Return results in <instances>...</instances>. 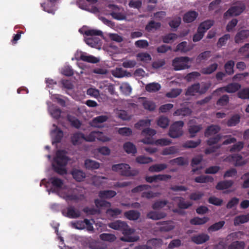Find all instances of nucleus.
Returning a JSON list of instances; mask_svg holds the SVG:
<instances>
[{
  "mask_svg": "<svg viewBox=\"0 0 249 249\" xmlns=\"http://www.w3.org/2000/svg\"><path fill=\"white\" fill-rule=\"evenodd\" d=\"M200 76V74L199 72L197 71H193L188 73L185 77V79L188 82H190Z\"/></svg>",
  "mask_w": 249,
  "mask_h": 249,
  "instance_id": "obj_64",
  "label": "nucleus"
},
{
  "mask_svg": "<svg viewBox=\"0 0 249 249\" xmlns=\"http://www.w3.org/2000/svg\"><path fill=\"white\" fill-rule=\"evenodd\" d=\"M201 125H190L189 128V132L190 134V137L193 138L195 136L196 134L199 131L201 127Z\"/></svg>",
  "mask_w": 249,
  "mask_h": 249,
  "instance_id": "obj_62",
  "label": "nucleus"
},
{
  "mask_svg": "<svg viewBox=\"0 0 249 249\" xmlns=\"http://www.w3.org/2000/svg\"><path fill=\"white\" fill-rule=\"evenodd\" d=\"M202 160L203 158L201 156H197L193 158L191 161V166L193 167L192 171L193 173L196 172V171H197L198 170L201 168H198L197 167L195 168V166L200 163Z\"/></svg>",
  "mask_w": 249,
  "mask_h": 249,
  "instance_id": "obj_39",
  "label": "nucleus"
},
{
  "mask_svg": "<svg viewBox=\"0 0 249 249\" xmlns=\"http://www.w3.org/2000/svg\"><path fill=\"white\" fill-rule=\"evenodd\" d=\"M66 120L70 123L71 124H81L78 119L73 114H68L66 116Z\"/></svg>",
  "mask_w": 249,
  "mask_h": 249,
  "instance_id": "obj_59",
  "label": "nucleus"
},
{
  "mask_svg": "<svg viewBox=\"0 0 249 249\" xmlns=\"http://www.w3.org/2000/svg\"><path fill=\"white\" fill-rule=\"evenodd\" d=\"M84 197L82 195L70 194L66 196L65 199L66 200L74 201L77 202L79 200H82Z\"/></svg>",
  "mask_w": 249,
  "mask_h": 249,
  "instance_id": "obj_45",
  "label": "nucleus"
},
{
  "mask_svg": "<svg viewBox=\"0 0 249 249\" xmlns=\"http://www.w3.org/2000/svg\"><path fill=\"white\" fill-rule=\"evenodd\" d=\"M85 135L82 133H76L71 138L72 144L74 145H78L84 140Z\"/></svg>",
  "mask_w": 249,
  "mask_h": 249,
  "instance_id": "obj_25",
  "label": "nucleus"
},
{
  "mask_svg": "<svg viewBox=\"0 0 249 249\" xmlns=\"http://www.w3.org/2000/svg\"><path fill=\"white\" fill-rule=\"evenodd\" d=\"M214 22L212 20H207L201 22L199 25L198 28L200 29L201 31H204L205 33L208 30H209L213 25Z\"/></svg>",
  "mask_w": 249,
  "mask_h": 249,
  "instance_id": "obj_32",
  "label": "nucleus"
},
{
  "mask_svg": "<svg viewBox=\"0 0 249 249\" xmlns=\"http://www.w3.org/2000/svg\"><path fill=\"white\" fill-rule=\"evenodd\" d=\"M246 6L244 3L240 2L237 4L231 6L224 14V18L229 17H236L241 15L246 9Z\"/></svg>",
  "mask_w": 249,
  "mask_h": 249,
  "instance_id": "obj_3",
  "label": "nucleus"
},
{
  "mask_svg": "<svg viewBox=\"0 0 249 249\" xmlns=\"http://www.w3.org/2000/svg\"><path fill=\"white\" fill-rule=\"evenodd\" d=\"M49 112L51 116L56 119L58 120L59 118L64 119L63 112L61 109L56 106H52L49 108Z\"/></svg>",
  "mask_w": 249,
  "mask_h": 249,
  "instance_id": "obj_12",
  "label": "nucleus"
},
{
  "mask_svg": "<svg viewBox=\"0 0 249 249\" xmlns=\"http://www.w3.org/2000/svg\"><path fill=\"white\" fill-rule=\"evenodd\" d=\"M232 161L235 162V166H242L246 164V161L243 160V157L239 154H233L229 157Z\"/></svg>",
  "mask_w": 249,
  "mask_h": 249,
  "instance_id": "obj_19",
  "label": "nucleus"
},
{
  "mask_svg": "<svg viewBox=\"0 0 249 249\" xmlns=\"http://www.w3.org/2000/svg\"><path fill=\"white\" fill-rule=\"evenodd\" d=\"M62 213L64 216L70 218H77L81 215L80 212L72 206L67 208V212L63 210Z\"/></svg>",
  "mask_w": 249,
  "mask_h": 249,
  "instance_id": "obj_7",
  "label": "nucleus"
},
{
  "mask_svg": "<svg viewBox=\"0 0 249 249\" xmlns=\"http://www.w3.org/2000/svg\"><path fill=\"white\" fill-rule=\"evenodd\" d=\"M217 67L218 64L214 63L206 68H202L201 71L204 74H210L215 71Z\"/></svg>",
  "mask_w": 249,
  "mask_h": 249,
  "instance_id": "obj_33",
  "label": "nucleus"
},
{
  "mask_svg": "<svg viewBox=\"0 0 249 249\" xmlns=\"http://www.w3.org/2000/svg\"><path fill=\"white\" fill-rule=\"evenodd\" d=\"M235 65L234 61L231 60L228 61L224 65V69L226 74L231 75L234 73L233 68Z\"/></svg>",
  "mask_w": 249,
  "mask_h": 249,
  "instance_id": "obj_30",
  "label": "nucleus"
},
{
  "mask_svg": "<svg viewBox=\"0 0 249 249\" xmlns=\"http://www.w3.org/2000/svg\"><path fill=\"white\" fill-rule=\"evenodd\" d=\"M71 174L73 178L78 182L83 180L86 177L85 173L83 171L79 169H73Z\"/></svg>",
  "mask_w": 249,
  "mask_h": 249,
  "instance_id": "obj_15",
  "label": "nucleus"
},
{
  "mask_svg": "<svg viewBox=\"0 0 249 249\" xmlns=\"http://www.w3.org/2000/svg\"><path fill=\"white\" fill-rule=\"evenodd\" d=\"M109 227L112 229L120 231L124 237H121L122 241L132 242L137 240L135 237L128 236L134 232L133 229L130 228L126 222L121 220H117L109 224Z\"/></svg>",
  "mask_w": 249,
  "mask_h": 249,
  "instance_id": "obj_2",
  "label": "nucleus"
},
{
  "mask_svg": "<svg viewBox=\"0 0 249 249\" xmlns=\"http://www.w3.org/2000/svg\"><path fill=\"white\" fill-rule=\"evenodd\" d=\"M100 39L96 37H89L85 39L86 44L91 47H96L100 43Z\"/></svg>",
  "mask_w": 249,
  "mask_h": 249,
  "instance_id": "obj_38",
  "label": "nucleus"
},
{
  "mask_svg": "<svg viewBox=\"0 0 249 249\" xmlns=\"http://www.w3.org/2000/svg\"><path fill=\"white\" fill-rule=\"evenodd\" d=\"M229 102V97L228 95H222L216 102L218 106H224L227 105Z\"/></svg>",
  "mask_w": 249,
  "mask_h": 249,
  "instance_id": "obj_57",
  "label": "nucleus"
},
{
  "mask_svg": "<svg viewBox=\"0 0 249 249\" xmlns=\"http://www.w3.org/2000/svg\"><path fill=\"white\" fill-rule=\"evenodd\" d=\"M178 37L177 34L175 33H169L162 37V41L165 43H169L174 41Z\"/></svg>",
  "mask_w": 249,
  "mask_h": 249,
  "instance_id": "obj_42",
  "label": "nucleus"
},
{
  "mask_svg": "<svg viewBox=\"0 0 249 249\" xmlns=\"http://www.w3.org/2000/svg\"><path fill=\"white\" fill-rule=\"evenodd\" d=\"M230 35L229 34H225L219 38L217 42V46L221 47L225 45L227 41L230 39Z\"/></svg>",
  "mask_w": 249,
  "mask_h": 249,
  "instance_id": "obj_56",
  "label": "nucleus"
},
{
  "mask_svg": "<svg viewBox=\"0 0 249 249\" xmlns=\"http://www.w3.org/2000/svg\"><path fill=\"white\" fill-rule=\"evenodd\" d=\"M177 198L179 199V201L178 204V206L181 209H186L192 205V203L190 202H185L184 198L181 197H176L173 200H175Z\"/></svg>",
  "mask_w": 249,
  "mask_h": 249,
  "instance_id": "obj_37",
  "label": "nucleus"
},
{
  "mask_svg": "<svg viewBox=\"0 0 249 249\" xmlns=\"http://www.w3.org/2000/svg\"><path fill=\"white\" fill-rule=\"evenodd\" d=\"M240 118L239 114H235L233 115L228 121L227 124H239Z\"/></svg>",
  "mask_w": 249,
  "mask_h": 249,
  "instance_id": "obj_60",
  "label": "nucleus"
},
{
  "mask_svg": "<svg viewBox=\"0 0 249 249\" xmlns=\"http://www.w3.org/2000/svg\"><path fill=\"white\" fill-rule=\"evenodd\" d=\"M117 193L113 190H103L99 192L98 196L101 198L110 199L114 197Z\"/></svg>",
  "mask_w": 249,
  "mask_h": 249,
  "instance_id": "obj_20",
  "label": "nucleus"
},
{
  "mask_svg": "<svg viewBox=\"0 0 249 249\" xmlns=\"http://www.w3.org/2000/svg\"><path fill=\"white\" fill-rule=\"evenodd\" d=\"M79 59L89 63L95 64L99 61V59L92 55H88L85 53H82Z\"/></svg>",
  "mask_w": 249,
  "mask_h": 249,
  "instance_id": "obj_17",
  "label": "nucleus"
},
{
  "mask_svg": "<svg viewBox=\"0 0 249 249\" xmlns=\"http://www.w3.org/2000/svg\"><path fill=\"white\" fill-rule=\"evenodd\" d=\"M225 222L224 221H221L216 222L210 226L208 230L209 232L215 231L221 229L224 225Z\"/></svg>",
  "mask_w": 249,
  "mask_h": 249,
  "instance_id": "obj_41",
  "label": "nucleus"
},
{
  "mask_svg": "<svg viewBox=\"0 0 249 249\" xmlns=\"http://www.w3.org/2000/svg\"><path fill=\"white\" fill-rule=\"evenodd\" d=\"M161 26L160 22H156L153 20H151L145 26V30L148 32L152 31L153 29L157 30L159 29Z\"/></svg>",
  "mask_w": 249,
  "mask_h": 249,
  "instance_id": "obj_36",
  "label": "nucleus"
},
{
  "mask_svg": "<svg viewBox=\"0 0 249 249\" xmlns=\"http://www.w3.org/2000/svg\"><path fill=\"white\" fill-rule=\"evenodd\" d=\"M151 187L149 185L147 184H142L138 185L131 190L132 193H137L143 191V190H147L151 189Z\"/></svg>",
  "mask_w": 249,
  "mask_h": 249,
  "instance_id": "obj_48",
  "label": "nucleus"
},
{
  "mask_svg": "<svg viewBox=\"0 0 249 249\" xmlns=\"http://www.w3.org/2000/svg\"><path fill=\"white\" fill-rule=\"evenodd\" d=\"M84 34L87 36H102L103 33L101 31L96 29H89L85 31Z\"/></svg>",
  "mask_w": 249,
  "mask_h": 249,
  "instance_id": "obj_47",
  "label": "nucleus"
},
{
  "mask_svg": "<svg viewBox=\"0 0 249 249\" xmlns=\"http://www.w3.org/2000/svg\"><path fill=\"white\" fill-rule=\"evenodd\" d=\"M136 161L140 164H147L152 162L153 160L151 158L144 156H139L136 158Z\"/></svg>",
  "mask_w": 249,
  "mask_h": 249,
  "instance_id": "obj_53",
  "label": "nucleus"
},
{
  "mask_svg": "<svg viewBox=\"0 0 249 249\" xmlns=\"http://www.w3.org/2000/svg\"><path fill=\"white\" fill-rule=\"evenodd\" d=\"M122 211L118 208L108 209L107 211V214L112 217H115L121 213Z\"/></svg>",
  "mask_w": 249,
  "mask_h": 249,
  "instance_id": "obj_58",
  "label": "nucleus"
},
{
  "mask_svg": "<svg viewBox=\"0 0 249 249\" xmlns=\"http://www.w3.org/2000/svg\"><path fill=\"white\" fill-rule=\"evenodd\" d=\"M161 88L160 84L158 83H151L146 85L145 89L146 91L153 92L159 91Z\"/></svg>",
  "mask_w": 249,
  "mask_h": 249,
  "instance_id": "obj_35",
  "label": "nucleus"
},
{
  "mask_svg": "<svg viewBox=\"0 0 249 249\" xmlns=\"http://www.w3.org/2000/svg\"><path fill=\"white\" fill-rule=\"evenodd\" d=\"M182 90L179 89H173L166 93V96L168 98H176L180 95L181 93Z\"/></svg>",
  "mask_w": 249,
  "mask_h": 249,
  "instance_id": "obj_49",
  "label": "nucleus"
},
{
  "mask_svg": "<svg viewBox=\"0 0 249 249\" xmlns=\"http://www.w3.org/2000/svg\"><path fill=\"white\" fill-rule=\"evenodd\" d=\"M124 215L129 220H137L140 218L141 213L136 210H130L125 212Z\"/></svg>",
  "mask_w": 249,
  "mask_h": 249,
  "instance_id": "obj_21",
  "label": "nucleus"
},
{
  "mask_svg": "<svg viewBox=\"0 0 249 249\" xmlns=\"http://www.w3.org/2000/svg\"><path fill=\"white\" fill-rule=\"evenodd\" d=\"M198 13L194 11H191L184 14L183 20L185 22L190 23L194 21L197 17Z\"/></svg>",
  "mask_w": 249,
  "mask_h": 249,
  "instance_id": "obj_16",
  "label": "nucleus"
},
{
  "mask_svg": "<svg viewBox=\"0 0 249 249\" xmlns=\"http://www.w3.org/2000/svg\"><path fill=\"white\" fill-rule=\"evenodd\" d=\"M211 56V52L209 51H204L200 53L197 57L196 61L197 63H200L202 60H207Z\"/></svg>",
  "mask_w": 249,
  "mask_h": 249,
  "instance_id": "obj_46",
  "label": "nucleus"
},
{
  "mask_svg": "<svg viewBox=\"0 0 249 249\" xmlns=\"http://www.w3.org/2000/svg\"><path fill=\"white\" fill-rule=\"evenodd\" d=\"M167 167V164L165 163L155 164L150 166L148 170L150 172H160L166 169Z\"/></svg>",
  "mask_w": 249,
  "mask_h": 249,
  "instance_id": "obj_26",
  "label": "nucleus"
},
{
  "mask_svg": "<svg viewBox=\"0 0 249 249\" xmlns=\"http://www.w3.org/2000/svg\"><path fill=\"white\" fill-rule=\"evenodd\" d=\"M85 166L89 170L97 169L100 167V163L95 160L87 159L85 161Z\"/></svg>",
  "mask_w": 249,
  "mask_h": 249,
  "instance_id": "obj_23",
  "label": "nucleus"
},
{
  "mask_svg": "<svg viewBox=\"0 0 249 249\" xmlns=\"http://www.w3.org/2000/svg\"><path fill=\"white\" fill-rule=\"evenodd\" d=\"M213 181V178L209 176L201 175L196 177L195 178V181L197 183L212 182Z\"/></svg>",
  "mask_w": 249,
  "mask_h": 249,
  "instance_id": "obj_34",
  "label": "nucleus"
},
{
  "mask_svg": "<svg viewBox=\"0 0 249 249\" xmlns=\"http://www.w3.org/2000/svg\"><path fill=\"white\" fill-rule=\"evenodd\" d=\"M220 129L219 125H209L205 132V136L209 137L211 135L216 134Z\"/></svg>",
  "mask_w": 249,
  "mask_h": 249,
  "instance_id": "obj_27",
  "label": "nucleus"
},
{
  "mask_svg": "<svg viewBox=\"0 0 249 249\" xmlns=\"http://www.w3.org/2000/svg\"><path fill=\"white\" fill-rule=\"evenodd\" d=\"M249 221V213L246 215L243 214L236 216L234 219V225H239L245 223Z\"/></svg>",
  "mask_w": 249,
  "mask_h": 249,
  "instance_id": "obj_28",
  "label": "nucleus"
},
{
  "mask_svg": "<svg viewBox=\"0 0 249 249\" xmlns=\"http://www.w3.org/2000/svg\"><path fill=\"white\" fill-rule=\"evenodd\" d=\"M201 143L200 139L197 140L196 141L190 140L186 141L182 145L183 147L186 148H196Z\"/></svg>",
  "mask_w": 249,
  "mask_h": 249,
  "instance_id": "obj_40",
  "label": "nucleus"
},
{
  "mask_svg": "<svg viewBox=\"0 0 249 249\" xmlns=\"http://www.w3.org/2000/svg\"><path fill=\"white\" fill-rule=\"evenodd\" d=\"M109 7H112V11L110 15L114 19L117 20H123L126 19V15L123 8L115 5H110Z\"/></svg>",
  "mask_w": 249,
  "mask_h": 249,
  "instance_id": "obj_6",
  "label": "nucleus"
},
{
  "mask_svg": "<svg viewBox=\"0 0 249 249\" xmlns=\"http://www.w3.org/2000/svg\"><path fill=\"white\" fill-rule=\"evenodd\" d=\"M183 125H171L169 135L173 138L181 136L183 134L182 126Z\"/></svg>",
  "mask_w": 249,
  "mask_h": 249,
  "instance_id": "obj_10",
  "label": "nucleus"
},
{
  "mask_svg": "<svg viewBox=\"0 0 249 249\" xmlns=\"http://www.w3.org/2000/svg\"><path fill=\"white\" fill-rule=\"evenodd\" d=\"M112 170L118 172L122 176L130 177L134 175L130 170L129 164L126 163H119L112 166Z\"/></svg>",
  "mask_w": 249,
  "mask_h": 249,
  "instance_id": "obj_5",
  "label": "nucleus"
},
{
  "mask_svg": "<svg viewBox=\"0 0 249 249\" xmlns=\"http://www.w3.org/2000/svg\"><path fill=\"white\" fill-rule=\"evenodd\" d=\"M209 220V218L207 217H204L203 218L196 217L191 219L190 221V223L191 225H200L205 224Z\"/></svg>",
  "mask_w": 249,
  "mask_h": 249,
  "instance_id": "obj_29",
  "label": "nucleus"
},
{
  "mask_svg": "<svg viewBox=\"0 0 249 249\" xmlns=\"http://www.w3.org/2000/svg\"><path fill=\"white\" fill-rule=\"evenodd\" d=\"M51 135L53 138L52 143H57L61 142L63 137V132L61 130L58 129L56 127L51 131Z\"/></svg>",
  "mask_w": 249,
  "mask_h": 249,
  "instance_id": "obj_13",
  "label": "nucleus"
},
{
  "mask_svg": "<svg viewBox=\"0 0 249 249\" xmlns=\"http://www.w3.org/2000/svg\"><path fill=\"white\" fill-rule=\"evenodd\" d=\"M124 149L128 154H135L137 153V149L134 144L131 142H126L124 144Z\"/></svg>",
  "mask_w": 249,
  "mask_h": 249,
  "instance_id": "obj_31",
  "label": "nucleus"
},
{
  "mask_svg": "<svg viewBox=\"0 0 249 249\" xmlns=\"http://www.w3.org/2000/svg\"><path fill=\"white\" fill-rule=\"evenodd\" d=\"M100 238L102 240L108 242H113L116 239L115 235L107 233L101 234L100 235Z\"/></svg>",
  "mask_w": 249,
  "mask_h": 249,
  "instance_id": "obj_43",
  "label": "nucleus"
},
{
  "mask_svg": "<svg viewBox=\"0 0 249 249\" xmlns=\"http://www.w3.org/2000/svg\"><path fill=\"white\" fill-rule=\"evenodd\" d=\"M209 239V236L205 233L194 235L191 237V241L197 245L204 243L208 241Z\"/></svg>",
  "mask_w": 249,
  "mask_h": 249,
  "instance_id": "obj_8",
  "label": "nucleus"
},
{
  "mask_svg": "<svg viewBox=\"0 0 249 249\" xmlns=\"http://www.w3.org/2000/svg\"><path fill=\"white\" fill-rule=\"evenodd\" d=\"M67 152L65 150H58L56 153V156L54 158V162L53 167L54 171L60 175L67 174V170L65 166L67 164L69 160L67 156Z\"/></svg>",
  "mask_w": 249,
  "mask_h": 249,
  "instance_id": "obj_1",
  "label": "nucleus"
},
{
  "mask_svg": "<svg viewBox=\"0 0 249 249\" xmlns=\"http://www.w3.org/2000/svg\"><path fill=\"white\" fill-rule=\"evenodd\" d=\"M239 199L236 197H234L228 202L226 205V208L228 209H232V208L236 206L239 203Z\"/></svg>",
  "mask_w": 249,
  "mask_h": 249,
  "instance_id": "obj_63",
  "label": "nucleus"
},
{
  "mask_svg": "<svg viewBox=\"0 0 249 249\" xmlns=\"http://www.w3.org/2000/svg\"><path fill=\"white\" fill-rule=\"evenodd\" d=\"M241 85L237 83H232L228 84L225 87L220 88L217 89V91H221L224 90L228 93H234L240 89Z\"/></svg>",
  "mask_w": 249,
  "mask_h": 249,
  "instance_id": "obj_9",
  "label": "nucleus"
},
{
  "mask_svg": "<svg viewBox=\"0 0 249 249\" xmlns=\"http://www.w3.org/2000/svg\"><path fill=\"white\" fill-rule=\"evenodd\" d=\"M142 99L143 100L142 105L145 109L150 111H154L155 109L156 106L154 102L147 100L145 97H142Z\"/></svg>",
  "mask_w": 249,
  "mask_h": 249,
  "instance_id": "obj_22",
  "label": "nucleus"
},
{
  "mask_svg": "<svg viewBox=\"0 0 249 249\" xmlns=\"http://www.w3.org/2000/svg\"><path fill=\"white\" fill-rule=\"evenodd\" d=\"M192 113V110L189 107H183L177 109L173 113V115L175 116H186L190 115Z\"/></svg>",
  "mask_w": 249,
  "mask_h": 249,
  "instance_id": "obj_24",
  "label": "nucleus"
},
{
  "mask_svg": "<svg viewBox=\"0 0 249 249\" xmlns=\"http://www.w3.org/2000/svg\"><path fill=\"white\" fill-rule=\"evenodd\" d=\"M249 36V30H242L238 32L235 36L234 40L236 43H243Z\"/></svg>",
  "mask_w": 249,
  "mask_h": 249,
  "instance_id": "obj_11",
  "label": "nucleus"
},
{
  "mask_svg": "<svg viewBox=\"0 0 249 249\" xmlns=\"http://www.w3.org/2000/svg\"><path fill=\"white\" fill-rule=\"evenodd\" d=\"M52 184L53 186L61 188L63 185V180L56 177H52L50 179Z\"/></svg>",
  "mask_w": 249,
  "mask_h": 249,
  "instance_id": "obj_50",
  "label": "nucleus"
},
{
  "mask_svg": "<svg viewBox=\"0 0 249 249\" xmlns=\"http://www.w3.org/2000/svg\"><path fill=\"white\" fill-rule=\"evenodd\" d=\"M208 202L215 206H220L222 204L223 200L215 196H211L208 199Z\"/></svg>",
  "mask_w": 249,
  "mask_h": 249,
  "instance_id": "obj_61",
  "label": "nucleus"
},
{
  "mask_svg": "<svg viewBox=\"0 0 249 249\" xmlns=\"http://www.w3.org/2000/svg\"><path fill=\"white\" fill-rule=\"evenodd\" d=\"M245 243L243 241H235L232 242L228 247V249H244Z\"/></svg>",
  "mask_w": 249,
  "mask_h": 249,
  "instance_id": "obj_52",
  "label": "nucleus"
},
{
  "mask_svg": "<svg viewBox=\"0 0 249 249\" xmlns=\"http://www.w3.org/2000/svg\"><path fill=\"white\" fill-rule=\"evenodd\" d=\"M190 58L187 56L177 57L172 61V66L175 71L184 70L189 68Z\"/></svg>",
  "mask_w": 249,
  "mask_h": 249,
  "instance_id": "obj_4",
  "label": "nucleus"
},
{
  "mask_svg": "<svg viewBox=\"0 0 249 249\" xmlns=\"http://www.w3.org/2000/svg\"><path fill=\"white\" fill-rule=\"evenodd\" d=\"M190 48L188 46V43L186 41H183L179 43L176 48L177 51H180L181 52L186 53L189 51Z\"/></svg>",
  "mask_w": 249,
  "mask_h": 249,
  "instance_id": "obj_54",
  "label": "nucleus"
},
{
  "mask_svg": "<svg viewBox=\"0 0 249 249\" xmlns=\"http://www.w3.org/2000/svg\"><path fill=\"white\" fill-rule=\"evenodd\" d=\"M237 96L242 99H249V88L242 89L238 92Z\"/></svg>",
  "mask_w": 249,
  "mask_h": 249,
  "instance_id": "obj_55",
  "label": "nucleus"
},
{
  "mask_svg": "<svg viewBox=\"0 0 249 249\" xmlns=\"http://www.w3.org/2000/svg\"><path fill=\"white\" fill-rule=\"evenodd\" d=\"M200 88V84L199 83L193 84L187 88L186 91V95L194 96L196 95V93H199Z\"/></svg>",
  "mask_w": 249,
  "mask_h": 249,
  "instance_id": "obj_18",
  "label": "nucleus"
},
{
  "mask_svg": "<svg viewBox=\"0 0 249 249\" xmlns=\"http://www.w3.org/2000/svg\"><path fill=\"white\" fill-rule=\"evenodd\" d=\"M94 203L97 208L109 207L111 206V203L105 200L95 199Z\"/></svg>",
  "mask_w": 249,
  "mask_h": 249,
  "instance_id": "obj_44",
  "label": "nucleus"
},
{
  "mask_svg": "<svg viewBox=\"0 0 249 249\" xmlns=\"http://www.w3.org/2000/svg\"><path fill=\"white\" fill-rule=\"evenodd\" d=\"M168 201L166 200H158L152 204V208L154 210H158L165 207Z\"/></svg>",
  "mask_w": 249,
  "mask_h": 249,
  "instance_id": "obj_51",
  "label": "nucleus"
},
{
  "mask_svg": "<svg viewBox=\"0 0 249 249\" xmlns=\"http://www.w3.org/2000/svg\"><path fill=\"white\" fill-rule=\"evenodd\" d=\"M234 183L231 180H225L220 181L217 183L215 186V188L218 190H223L227 189L231 187Z\"/></svg>",
  "mask_w": 249,
  "mask_h": 249,
  "instance_id": "obj_14",
  "label": "nucleus"
}]
</instances>
